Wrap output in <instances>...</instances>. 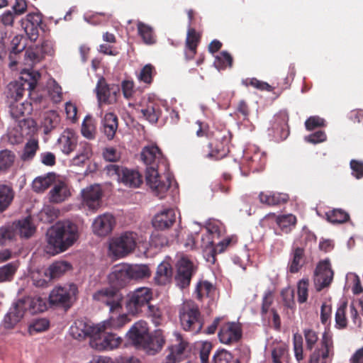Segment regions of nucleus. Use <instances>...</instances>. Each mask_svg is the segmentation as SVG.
I'll use <instances>...</instances> for the list:
<instances>
[{
  "label": "nucleus",
  "instance_id": "nucleus-23",
  "mask_svg": "<svg viewBox=\"0 0 363 363\" xmlns=\"http://www.w3.org/2000/svg\"><path fill=\"white\" fill-rule=\"evenodd\" d=\"M115 223L116 220L113 215L104 213L94 220L92 224L93 232L99 236H106L113 230Z\"/></svg>",
  "mask_w": 363,
  "mask_h": 363
},
{
  "label": "nucleus",
  "instance_id": "nucleus-29",
  "mask_svg": "<svg viewBox=\"0 0 363 363\" xmlns=\"http://www.w3.org/2000/svg\"><path fill=\"white\" fill-rule=\"evenodd\" d=\"M32 104L30 102L21 103L10 101L9 112L11 117L20 122H26L25 116L29 115L32 111Z\"/></svg>",
  "mask_w": 363,
  "mask_h": 363
},
{
  "label": "nucleus",
  "instance_id": "nucleus-35",
  "mask_svg": "<svg viewBox=\"0 0 363 363\" xmlns=\"http://www.w3.org/2000/svg\"><path fill=\"white\" fill-rule=\"evenodd\" d=\"M102 123L104 134L108 140H112L118 128L117 116L113 113H106L103 118Z\"/></svg>",
  "mask_w": 363,
  "mask_h": 363
},
{
  "label": "nucleus",
  "instance_id": "nucleus-25",
  "mask_svg": "<svg viewBox=\"0 0 363 363\" xmlns=\"http://www.w3.org/2000/svg\"><path fill=\"white\" fill-rule=\"evenodd\" d=\"M77 144V135L73 130L69 128L65 129L57 140L60 149L65 155H69L73 152Z\"/></svg>",
  "mask_w": 363,
  "mask_h": 363
},
{
  "label": "nucleus",
  "instance_id": "nucleus-12",
  "mask_svg": "<svg viewBox=\"0 0 363 363\" xmlns=\"http://www.w3.org/2000/svg\"><path fill=\"white\" fill-rule=\"evenodd\" d=\"M140 157L147 166L146 169L152 167L154 169H163L165 171L167 169V160L157 145L144 147L140 153Z\"/></svg>",
  "mask_w": 363,
  "mask_h": 363
},
{
  "label": "nucleus",
  "instance_id": "nucleus-9",
  "mask_svg": "<svg viewBox=\"0 0 363 363\" xmlns=\"http://www.w3.org/2000/svg\"><path fill=\"white\" fill-rule=\"evenodd\" d=\"M137 239V233L131 231L125 232L111 240L109 245L110 252L116 257H124L135 250Z\"/></svg>",
  "mask_w": 363,
  "mask_h": 363
},
{
  "label": "nucleus",
  "instance_id": "nucleus-44",
  "mask_svg": "<svg viewBox=\"0 0 363 363\" xmlns=\"http://www.w3.org/2000/svg\"><path fill=\"white\" fill-rule=\"evenodd\" d=\"M39 143L38 140L29 139L24 145L22 153L20 155L21 160L23 162H30L39 150Z\"/></svg>",
  "mask_w": 363,
  "mask_h": 363
},
{
  "label": "nucleus",
  "instance_id": "nucleus-26",
  "mask_svg": "<svg viewBox=\"0 0 363 363\" xmlns=\"http://www.w3.org/2000/svg\"><path fill=\"white\" fill-rule=\"evenodd\" d=\"M176 220V214L172 208L165 209L155 216L152 225L160 230L169 228Z\"/></svg>",
  "mask_w": 363,
  "mask_h": 363
},
{
  "label": "nucleus",
  "instance_id": "nucleus-57",
  "mask_svg": "<svg viewBox=\"0 0 363 363\" xmlns=\"http://www.w3.org/2000/svg\"><path fill=\"white\" fill-rule=\"evenodd\" d=\"M308 279H301L298 281L297 286L298 301L300 303H305L308 299Z\"/></svg>",
  "mask_w": 363,
  "mask_h": 363
},
{
  "label": "nucleus",
  "instance_id": "nucleus-30",
  "mask_svg": "<svg viewBox=\"0 0 363 363\" xmlns=\"http://www.w3.org/2000/svg\"><path fill=\"white\" fill-rule=\"evenodd\" d=\"M48 195L50 202L59 203L67 199L70 196V192L65 182H58L53 184Z\"/></svg>",
  "mask_w": 363,
  "mask_h": 363
},
{
  "label": "nucleus",
  "instance_id": "nucleus-17",
  "mask_svg": "<svg viewBox=\"0 0 363 363\" xmlns=\"http://www.w3.org/2000/svg\"><path fill=\"white\" fill-rule=\"evenodd\" d=\"M100 325H93L82 320H76L70 327V334L77 340H82L87 337L96 338L97 335L101 332Z\"/></svg>",
  "mask_w": 363,
  "mask_h": 363
},
{
  "label": "nucleus",
  "instance_id": "nucleus-10",
  "mask_svg": "<svg viewBox=\"0 0 363 363\" xmlns=\"http://www.w3.org/2000/svg\"><path fill=\"white\" fill-rule=\"evenodd\" d=\"M160 170L148 168L145 172V181L152 192L159 199L165 197L166 194L172 184V179L169 176H162Z\"/></svg>",
  "mask_w": 363,
  "mask_h": 363
},
{
  "label": "nucleus",
  "instance_id": "nucleus-43",
  "mask_svg": "<svg viewBox=\"0 0 363 363\" xmlns=\"http://www.w3.org/2000/svg\"><path fill=\"white\" fill-rule=\"evenodd\" d=\"M347 302L344 301L339 304L336 310L335 315V328L339 330H343L347 327Z\"/></svg>",
  "mask_w": 363,
  "mask_h": 363
},
{
  "label": "nucleus",
  "instance_id": "nucleus-62",
  "mask_svg": "<svg viewBox=\"0 0 363 363\" xmlns=\"http://www.w3.org/2000/svg\"><path fill=\"white\" fill-rule=\"evenodd\" d=\"M26 64L33 63L35 62H39L40 60V55L39 53L38 49L29 48L26 50L24 53Z\"/></svg>",
  "mask_w": 363,
  "mask_h": 363
},
{
  "label": "nucleus",
  "instance_id": "nucleus-36",
  "mask_svg": "<svg viewBox=\"0 0 363 363\" xmlns=\"http://www.w3.org/2000/svg\"><path fill=\"white\" fill-rule=\"evenodd\" d=\"M275 222L280 230L287 234L296 227L297 218L294 215L289 213L277 216Z\"/></svg>",
  "mask_w": 363,
  "mask_h": 363
},
{
  "label": "nucleus",
  "instance_id": "nucleus-40",
  "mask_svg": "<svg viewBox=\"0 0 363 363\" xmlns=\"http://www.w3.org/2000/svg\"><path fill=\"white\" fill-rule=\"evenodd\" d=\"M128 315V313H123L116 318L113 316L110 317L108 320L100 324L101 327H102L101 330L109 328L118 329L123 327L130 321Z\"/></svg>",
  "mask_w": 363,
  "mask_h": 363
},
{
  "label": "nucleus",
  "instance_id": "nucleus-51",
  "mask_svg": "<svg viewBox=\"0 0 363 363\" xmlns=\"http://www.w3.org/2000/svg\"><path fill=\"white\" fill-rule=\"evenodd\" d=\"M19 266L18 262H10L0 267V282L10 281Z\"/></svg>",
  "mask_w": 363,
  "mask_h": 363
},
{
  "label": "nucleus",
  "instance_id": "nucleus-53",
  "mask_svg": "<svg viewBox=\"0 0 363 363\" xmlns=\"http://www.w3.org/2000/svg\"><path fill=\"white\" fill-rule=\"evenodd\" d=\"M293 345L294 355L296 360L300 362L304 359L303 348V337L299 333H295L293 335Z\"/></svg>",
  "mask_w": 363,
  "mask_h": 363
},
{
  "label": "nucleus",
  "instance_id": "nucleus-16",
  "mask_svg": "<svg viewBox=\"0 0 363 363\" xmlns=\"http://www.w3.org/2000/svg\"><path fill=\"white\" fill-rule=\"evenodd\" d=\"M43 16L40 12L28 13L21 20V25L28 38L35 41L39 35V28H42Z\"/></svg>",
  "mask_w": 363,
  "mask_h": 363
},
{
  "label": "nucleus",
  "instance_id": "nucleus-20",
  "mask_svg": "<svg viewBox=\"0 0 363 363\" xmlns=\"http://www.w3.org/2000/svg\"><path fill=\"white\" fill-rule=\"evenodd\" d=\"M77 288L71 286L69 289L67 287H55L50 292L49 301L51 305L61 306L65 308H69L71 306V291L72 294H75Z\"/></svg>",
  "mask_w": 363,
  "mask_h": 363
},
{
  "label": "nucleus",
  "instance_id": "nucleus-3",
  "mask_svg": "<svg viewBox=\"0 0 363 363\" xmlns=\"http://www.w3.org/2000/svg\"><path fill=\"white\" fill-rule=\"evenodd\" d=\"M45 300L40 296H27L17 300L4 317L5 328H13L23 317L26 311L30 314L43 312L46 310Z\"/></svg>",
  "mask_w": 363,
  "mask_h": 363
},
{
  "label": "nucleus",
  "instance_id": "nucleus-14",
  "mask_svg": "<svg viewBox=\"0 0 363 363\" xmlns=\"http://www.w3.org/2000/svg\"><path fill=\"white\" fill-rule=\"evenodd\" d=\"M95 91L99 104H114L120 94V87L117 84H108L102 77L97 82Z\"/></svg>",
  "mask_w": 363,
  "mask_h": 363
},
{
  "label": "nucleus",
  "instance_id": "nucleus-54",
  "mask_svg": "<svg viewBox=\"0 0 363 363\" xmlns=\"http://www.w3.org/2000/svg\"><path fill=\"white\" fill-rule=\"evenodd\" d=\"M60 123V117L55 112L48 113L43 122L44 130L46 134L51 132Z\"/></svg>",
  "mask_w": 363,
  "mask_h": 363
},
{
  "label": "nucleus",
  "instance_id": "nucleus-21",
  "mask_svg": "<svg viewBox=\"0 0 363 363\" xmlns=\"http://www.w3.org/2000/svg\"><path fill=\"white\" fill-rule=\"evenodd\" d=\"M149 335L147 323L144 320L136 322L127 333L132 344L138 348L143 347Z\"/></svg>",
  "mask_w": 363,
  "mask_h": 363
},
{
  "label": "nucleus",
  "instance_id": "nucleus-2",
  "mask_svg": "<svg viewBox=\"0 0 363 363\" xmlns=\"http://www.w3.org/2000/svg\"><path fill=\"white\" fill-rule=\"evenodd\" d=\"M79 235L77 224L68 220L58 221L47 231L45 251L51 255L65 252L77 241Z\"/></svg>",
  "mask_w": 363,
  "mask_h": 363
},
{
  "label": "nucleus",
  "instance_id": "nucleus-49",
  "mask_svg": "<svg viewBox=\"0 0 363 363\" xmlns=\"http://www.w3.org/2000/svg\"><path fill=\"white\" fill-rule=\"evenodd\" d=\"M326 217L332 223H344L350 218L349 213L341 208H335L327 212Z\"/></svg>",
  "mask_w": 363,
  "mask_h": 363
},
{
  "label": "nucleus",
  "instance_id": "nucleus-60",
  "mask_svg": "<svg viewBox=\"0 0 363 363\" xmlns=\"http://www.w3.org/2000/svg\"><path fill=\"white\" fill-rule=\"evenodd\" d=\"M155 70L152 65H146L143 67L139 74V79L146 84H151L152 82V73Z\"/></svg>",
  "mask_w": 363,
  "mask_h": 363
},
{
  "label": "nucleus",
  "instance_id": "nucleus-19",
  "mask_svg": "<svg viewBox=\"0 0 363 363\" xmlns=\"http://www.w3.org/2000/svg\"><path fill=\"white\" fill-rule=\"evenodd\" d=\"M241 337V326L234 322H228L222 325L218 332L220 341L225 345H231L238 342Z\"/></svg>",
  "mask_w": 363,
  "mask_h": 363
},
{
  "label": "nucleus",
  "instance_id": "nucleus-13",
  "mask_svg": "<svg viewBox=\"0 0 363 363\" xmlns=\"http://www.w3.org/2000/svg\"><path fill=\"white\" fill-rule=\"evenodd\" d=\"M333 354L332 337L324 333L320 340V346L311 352L308 363H331Z\"/></svg>",
  "mask_w": 363,
  "mask_h": 363
},
{
  "label": "nucleus",
  "instance_id": "nucleus-50",
  "mask_svg": "<svg viewBox=\"0 0 363 363\" xmlns=\"http://www.w3.org/2000/svg\"><path fill=\"white\" fill-rule=\"evenodd\" d=\"M82 134L87 139L91 140L95 138L96 126L94 120L91 116H86L82 125Z\"/></svg>",
  "mask_w": 363,
  "mask_h": 363
},
{
  "label": "nucleus",
  "instance_id": "nucleus-52",
  "mask_svg": "<svg viewBox=\"0 0 363 363\" xmlns=\"http://www.w3.org/2000/svg\"><path fill=\"white\" fill-rule=\"evenodd\" d=\"M304 339L306 341V348L308 351H312L319 340L318 333L311 328H306L303 330Z\"/></svg>",
  "mask_w": 363,
  "mask_h": 363
},
{
  "label": "nucleus",
  "instance_id": "nucleus-8",
  "mask_svg": "<svg viewBox=\"0 0 363 363\" xmlns=\"http://www.w3.org/2000/svg\"><path fill=\"white\" fill-rule=\"evenodd\" d=\"M106 171L110 177L131 188L139 187L143 183L142 175L135 169H128L117 164H110L106 167Z\"/></svg>",
  "mask_w": 363,
  "mask_h": 363
},
{
  "label": "nucleus",
  "instance_id": "nucleus-64",
  "mask_svg": "<svg viewBox=\"0 0 363 363\" xmlns=\"http://www.w3.org/2000/svg\"><path fill=\"white\" fill-rule=\"evenodd\" d=\"M350 167L352 170V174L357 179L363 177V162L356 160H352L350 162Z\"/></svg>",
  "mask_w": 363,
  "mask_h": 363
},
{
  "label": "nucleus",
  "instance_id": "nucleus-38",
  "mask_svg": "<svg viewBox=\"0 0 363 363\" xmlns=\"http://www.w3.org/2000/svg\"><path fill=\"white\" fill-rule=\"evenodd\" d=\"M108 329L101 330L97 335V337L102 340L101 346L104 349L112 350L117 347L121 343V339L113 333L107 331Z\"/></svg>",
  "mask_w": 363,
  "mask_h": 363
},
{
  "label": "nucleus",
  "instance_id": "nucleus-31",
  "mask_svg": "<svg viewBox=\"0 0 363 363\" xmlns=\"http://www.w3.org/2000/svg\"><path fill=\"white\" fill-rule=\"evenodd\" d=\"M259 199L262 203L273 206L286 203L289 201V197L286 194L267 191L261 192L259 194Z\"/></svg>",
  "mask_w": 363,
  "mask_h": 363
},
{
  "label": "nucleus",
  "instance_id": "nucleus-24",
  "mask_svg": "<svg viewBox=\"0 0 363 363\" xmlns=\"http://www.w3.org/2000/svg\"><path fill=\"white\" fill-rule=\"evenodd\" d=\"M289 116L286 112H279L274 116L272 129L277 140H284L289 135Z\"/></svg>",
  "mask_w": 363,
  "mask_h": 363
},
{
  "label": "nucleus",
  "instance_id": "nucleus-41",
  "mask_svg": "<svg viewBox=\"0 0 363 363\" xmlns=\"http://www.w3.org/2000/svg\"><path fill=\"white\" fill-rule=\"evenodd\" d=\"M71 264L67 262H55L49 267L48 271L45 272V274H49L48 281H50L52 279H55L62 276L67 271L71 269Z\"/></svg>",
  "mask_w": 363,
  "mask_h": 363
},
{
  "label": "nucleus",
  "instance_id": "nucleus-58",
  "mask_svg": "<svg viewBox=\"0 0 363 363\" xmlns=\"http://www.w3.org/2000/svg\"><path fill=\"white\" fill-rule=\"evenodd\" d=\"M50 322L45 318L38 319L29 326V333H41L48 329Z\"/></svg>",
  "mask_w": 363,
  "mask_h": 363
},
{
  "label": "nucleus",
  "instance_id": "nucleus-22",
  "mask_svg": "<svg viewBox=\"0 0 363 363\" xmlns=\"http://www.w3.org/2000/svg\"><path fill=\"white\" fill-rule=\"evenodd\" d=\"M83 203L89 210L96 211L101 203L102 191L99 185H91L82 191Z\"/></svg>",
  "mask_w": 363,
  "mask_h": 363
},
{
  "label": "nucleus",
  "instance_id": "nucleus-56",
  "mask_svg": "<svg viewBox=\"0 0 363 363\" xmlns=\"http://www.w3.org/2000/svg\"><path fill=\"white\" fill-rule=\"evenodd\" d=\"M215 65L220 69H224L227 67H231L233 64V57L227 51H222L216 57Z\"/></svg>",
  "mask_w": 363,
  "mask_h": 363
},
{
  "label": "nucleus",
  "instance_id": "nucleus-63",
  "mask_svg": "<svg viewBox=\"0 0 363 363\" xmlns=\"http://www.w3.org/2000/svg\"><path fill=\"white\" fill-rule=\"evenodd\" d=\"M232 359L231 354L225 350L218 351L213 355L214 363H230Z\"/></svg>",
  "mask_w": 363,
  "mask_h": 363
},
{
  "label": "nucleus",
  "instance_id": "nucleus-39",
  "mask_svg": "<svg viewBox=\"0 0 363 363\" xmlns=\"http://www.w3.org/2000/svg\"><path fill=\"white\" fill-rule=\"evenodd\" d=\"M128 269L130 279H143L151 276V271L147 264H128Z\"/></svg>",
  "mask_w": 363,
  "mask_h": 363
},
{
  "label": "nucleus",
  "instance_id": "nucleus-37",
  "mask_svg": "<svg viewBox=\"0 0 363 363\" xmlns=\"http://www.w3.org/2000/svg\"><path fill=\"white\" fill-rule=\"evenodd\" d=\"M15 196L12 186L8 184H0V213L6 211L11 204Z\"/></svg>",
  "mask_w": 363,
  "mask_h": 363
},
{
  "label": "nucleus",
  "instance_id": "nucleus-6",
  "mask_svg": "<svg viewBox=\"0 0 363 363\" xmlns=\"http://www.w3.org/2000/svg\"><path fill=\"white\" fill-rule=\"evenodd\" d=\"M179 317L181 326L193 335L199 333L203 325V318L196 303L186 301L179 308Z\"/></svg>",
  "mask_w": 363,
  "mask_h": 363
},
{
  "label": "nucleus",
  "instance_id": "nucleus-27",
  "mask_svg": "<svg viewBox=\"0 0 363 363\" xmlns=\"http://www.w3.org/2000/svg\"><path fill=\"white\" fill-rule=\"evenodd\" d=\"M173 279V268L167 261L162 262L157 267L154 277L155 282L157 285L165 286L169 284Z\"/></svg>",
  "mask_w": 363,
  "mask_h": 363
},
{
  "label": "nucleus",
  "instance_id": "nucleus-33",
  "mask_svg": "<svg viewBox=\"0 0 363 363\" xmlns=\"http://www.w3.org/2000/svg\"><path fill=\"white\" fill-rule=\"evenodd\" d=\"M201 35L194 28L188 29L186 39V56L189 60L194 58L196 48L200 42Z\"/></svg>",
  "mask_w": 363,
  "mask_h": 363
},
{
  "label": "nucleus",
  "instance_id": "nucleus-42",
  "mask_svg": "<svg viewBox=\"0 0 363 363\" xmlns=\"http://www.w3.org/2000/svg\"><path fill=\"white\" fill-rule=\"evenodd\" d=\"M137 28L138 34L145 44L153 45L156 43V35L150 26L140 21L137 23Z\"/></svg>",
  "mask_w": 363,
  "mask_h": 363
},
{
  "label": "nucleus",
  "instance_id": "nucleus-11",
  "mask_svg": "<svg viewBox=\"0 0 363 363\" xmlns=\"http://www.w3.org/2000/svg\"><path fill=\"white\" fill-rule=\"evenodd\" d=\"M196 271V265L189 257H182L176 264V273L174 277L176 285L180 289L188 287Z\"/></svg>",
  "mask_w": 363,
  "mask_h": 363
},
{
  "label": "nucleus",
  "instance_id": "nucleus-45",
  "mask_svg": "<svg viewBox=\"0 0 363 363\" xmlns=\"http://www.w3.org/2000/svg\"><path fill=\"white\" fill-rule=\"evenodd\" d=\"M216 287L211 282L204 280L197 283L196 287V298L202 300L205 297H212L215 294Z\"/></svg>",
  "mask_w": 363,
  "mask_h": 363
},
{
  "label": "nucleus",
  "instance_id": "nucleus-48",
  "mask_svg": "<svg viewBox=\"0 0 363 363\" xmlns=\"http://www.w3.org/2000/svg\"><path fill=\"white\" fill-rule=\"evenodd\" d=\"M55 180L54 175L48 174L44 177H36L33 182V189L35 192H43L49 188Z\"/></svg>",
  "mask_w": 363,
  "mask_h": 363
},
{
  "label": "nucleus",
  "instance_id": "nucleus-61",
  "mask_svg": "<svg viewBox=\"0 0 363 363\" xmlns=\"http://www.w3.org/2000/svg\"><path fill=\"white\" fill-rule=\"evenodd\" d=\"M324 125V119L317 116L309 117L305 122L306 128L309 131Z\"/></svg>",
  "mask_w": 363,
  "mask_h": 363
},
{
  "label": "nucleus",
  "instance_id": "nucleus-32",
  "mask_svg": "<svg viewBox=\"0 0 363 363\" xmlns=\"http://www.w3.org/2000/svg\"><path fill=\"white\" fill-rule=\"evenodd\" d=\"M306 263L304 250L297 247L292 251L288 264L289 272L291 274L298 272Z\"/></svg>",
  "mask_w": 363,
  "mask_h": 363
},
{
  "label": "nucleus",
  "instance_id": "nucleus-7",
  "mask_svg": "<svg viewBox=\"0 0 363 363\" xmlns=\"http://www.w3.org/2000/svg\"><path fill=\"white\" fill-rule=\"evenodd\" d=\"M40 78V74L36 71H32L25 74L20 80L11 82L8 84L6 97L8 100L13 102H18L21 100L26 91L30 94L33 90Z\"/></svg>",
  "mask_w": 363,
  "mask_h": 363
},
{
  "label": "nucleus",
  "instance_id": "nucleus-1",
  "mask_svg": "<svg viewBox=\"0 0 363 363\" xmlns=\"http://www.w3.org/2000/svg\"><path fill=\"white\" fill-rule=\"evenodd\" d=\"M130 280L128 264L114 266L108 275L111 286L96 291L93 295L94 300L108 306L111 313L119 312L124 299L121 289L125 287Z\"/></svg>",
  "mask_w": 363,
  "mask_h": 363
},
{
  "label": "nucleus",
  "instance_id": "nucleus-59",
  "mask_svg": "<svg viewBox=\"0 0 363 363\" xmlns=\"http://www.w3.org/2000/svg\"><path fill=\"white\" fill-rule=\"evenodd\" d=\"M274 302L273 294L271 291H266L263 295L261 306V314L265 315L269 311Z\"/></svg>",
  "mask_w": 363,
  "mask_h": 363
},
{
  "label": "nucleus",
  "instance_id": "nucleus-34",
  "mask_svg": "<svg viewBox=\"0 0 363 363\" xmlns=\"http://www.w3.org/2000/svg\"><path fill=\"white\" fill-rule=\"evenodd\" d=\"M12 228L15 234H18L21 237L25 238L31 237L35 230L30 217H26L13 223Z\"/></svg>",
  "mask_w": 363,
  "mask_h": 363
},
{
  "label": "nucleus",
  "instance_id": "nucleus-15",
  "mask_svg": "<svg viewBox=\"0 0 363 363\" xmlns=\"http://www.w3.org/2000/svg\"><path fill=\"white\" fill-rule=\"evenodd\" d=\"M334 272L331 269L329 260L320 261L315 270L314 284L318 291L330 285Z\"/></svg>",
  "mask_w": 363,
  "mask_h": 363
},
{
  "label": "nucleus",
  "instance_id": "nucleus-47",
  "mask_svg": "<svg viewBox=\"0 0 363 363\" xmlns=\"http://www.w3.org/2000/svg\"><path fill=\"white\" fill-rule=\"evenodd\" d=\"M16 160L15 153L5 149L0 151V173H6L13 165Z\"/></svg>",
  "mask_w": 363,
  "mask_h": 363
},
{
  "label": "nucleus",
  "instance_id": "nucleus-28",
  "mask_svg": "<svg viewBox=\"0 0 363 363\" xmlns=\"http://www.w3.org/2000/svg\"><path fill=\"white\" fill-rule=\"evenodd\" d=\"M146 340L141 348L150 355H154L160 351L165 342L164 336L160 331H156L152 335H149Z\"/></svg>",
  "mask_w": 363,
  "mask_h": 363
},
{
  "label": "nucleus",
  "instance_id": "nucleus-18",
  "mask_svg": "<svg viewBox=\"0 0 363 363\" xmlns=\"http://www.w3.org/2000/svg\"><path fill=\"white\" fill-rule=\"evenodd\" d=\"M243 158L253 172L263 170L267 163L266 154L255 146L248 147L244 152Z\"/></svg>",
  "mask_w": 363,
  "mask_h": 363
},
{
  "label": "nucleus",
  "instance_id": "nucleus-55",
  "mask_svg": "<svg viewBox=\"0 0 363 363\" xmlns=\"http://www.w3.org/2000/svg\"><path fill=\"white\" fill-rule=\"evenodd\" d=\"M82 146V150L73 158V163L76 165L84 164L92 155L90 144L84 143Z\"/></svg>",
  "mask_w": 363,
  "mask_h": 363
},
{
  "label": "nucleus",
  "instance_id": "nucleus-46",
  "mask_svg": "<svg viewBox=\"0 0 363 363\" xmlns=\"http://www.w3.org/2000/svg\"><path fill=\"white\" fill-rule=\"evenodd\" d=\"M140 112L143 117L152 123H156L162 113L160 105L152 102L147 104L146 108H142Z\"/></svg>",
  "mask_w": 363,
  "mask_h": 363
},
{
  "label": "nucleus",
  "instance_id": "nucleus-5",
  "mask_svg": "<svg viewBox=\"0 0 363 363\" xmlns=\"http://www.w3.org/2000/svg\"><path fill=\"white\" fill-rule=\"evenodd\" d=\"M152 299V291L147 287H140L128 293L125 300V308L128 314L136 315L143 312V308L147 307L154 316H159V311L150 304Z\"/></svg>",
  "mask_w": 363,
  "mask_h": 363
},
{
  "label": "nucleus",
  "instance_id": "nucleus-4",
  "mask_svg": "<svg viewBox=\"0 0 363 363\" xmlns=\"http://www.w3.org/2000/svg\"><path fill=\"white\" fill-rule=\"evenodd\" d=\"M196 135L199 137L205 135L213 139V141L207 146L208 150H204L206 157L219 160L225 157L229 152V144L231 141L232 134L226 128L216 129L211 133H208L200 126L196 131Z\"/></svg>",
  "mask_w": 363,
  "mask_h": 363
}]
</instances>
